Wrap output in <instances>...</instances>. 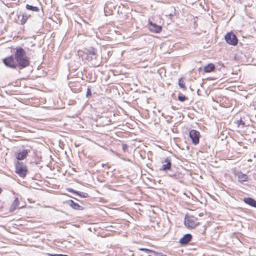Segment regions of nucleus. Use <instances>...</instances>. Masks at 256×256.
<instances>
[{
	"label": "nucleus",
	"instance_id": "1",
	"mask_svg": "<svg viewBox=\"0 0 256 256\" xmlns=\"http://www.w3.org/2000/svg\"><path fill=\"white\" fill-rule=\"evenodd\" d=\"M14 53V59L19 70L28 66L30 64V59L26 56V52L21 47H16Z\"/></svg>",
	"mask_w": 256,
	"mask_h": 256
},
{
	"label": "nucleus",
	"instance_id": "2",
	"mask_svg": "<svg viewBox=\"0 0 256 256\" xmlns=\"http://www.w3.org/2000/svg\"><path fill=\"white\" fill-rule=\"evenodd\" d=\"M86 60L94 67L99 66L100 63L96 54V50L94 48H90L88 50Z\"/></svg>",
	"mask_w": 256,
	"mask_h": 256
},
{
	"label": "nucleus",
	"instance_id": "3",
	"mask_svg": "<svg viewBox=\"0 0 256 256\" xmlns=\"http://www.w3.org/2000/svg\"><path fill=\"white\" fill-rule=\"evenodd\" d=\"M28 170L26 165L22 162H17L15 164V172L21 178H24Z\"/></svg>",
	"mask_w": 256,
	"mask_h": 256
},
{
	"label": "nucleus",
	"instance_id": "4",
	"mask_svg": "<svg viewBox=\"0 0 256 256\" xmlns=\"http://www.w3.org/2000/svg\"><path fill=\"white\" fill-rule=\"evenodd\" d=\"M185 226L188 228H194L198 225L197 218L194 216H186L184 222Z\"/></svg>",
	"mask_w": 256,
	"mask_h": 256
},
{
	"label": "nucleus",
	"instance_id": "5",
	"mask_svg": "<svg viewBox=\"0 0 256 256\" xmlns=\"http://www.w3.org/2000/svg\"><path fill=\"white\" fill-rule=\"evenodd\" d=\"M4 64L8 67L16 68H18V64H16V61L14 59V56H11L6 58L2 60Z\"/></svg>",
	"mask_w": 256,
	"mask_h": 256
},
{
	"label": "nucleus",
	"instance_id": "6",
	"mask_svg": "<svg viewBox=\"0 0 256 256\" xmlns=\"http://www.w3.org/2000/svg\"><path fill=\"white\" fill-rule=\"evenodd\" d=\"M224 38L226 42L229 44L236 46L238 44V40L236 36L232 32H228L226 34Z\"/></svg>",
	"mask_w": 256,
	"mask_h": 256
},
{
	"label": "nucleus",
	"instance_id": "7",
	"mask_svg": "<svg viewBox=\"0 0 256 256\" xmlns=\"http://www.w3.org/2000/svg\"><path fill=\"white\" fill-rule=\"evenodd\" d=\"M189 136L192 144L194 145L198 144L199 143L200 133L198 131L195 130H192L189 132Z\"/></svg>",
	"mask_w": 256,
	"mask_h": 256
},
{
	"label": "nucleus",
	"instance_id": "8",
	"mask_svg": "<svg viewBox=\"0 0 256 256\" xmlns=\"http://www.w3.org/2000/svg\"><path fill=\"white\" fill-rule=\"evenodd\" d=\"M148 28L150 32L154 33H159L162 30V27L150 21L148 22Z\"/></svg>",
	"mask_w": 256,
	"mask_h": 256
},
{
	"label": "nucleus",
	"instance_id": "9",
	"mask_svg": "<svg viewBox=\"0 0 256 256\" xmlns=\"http://www.w3.org/2000/svg\"><path fill=\"white\" fill-rule=\"evenodd\" d=\"M192 238V236L190 234H184L180 240L179 242L182 245L184 246L188 244Z\"/></svg>",
	"mask_w": 256,
	"mask_h": 256
},
{
	"label": "nucleus",
	"instance_id": "10",
	"mask_svg": "<svg viewBox=\"0 0 256 256\" xmlns=\"http://www.w3.org/2000/svg\"><path fill=\"white\" fill-rule=\"evenodd\" d=\"M236 176L238 177V182H243L248 181V176L246 174H243L241 172H237L235 173Z\"/></svg>",
	"mask_w": 256,
	"mask_h": 256
},
{
	"label": "nucleus",
	"instance_id": "11",
	"mask_svg": "<svg viewBox=\"0 0 256 256\" xmlns=\"http://www.w3.org/2000/svg\"><path fill=\"white\" fill-rule=\"evenodd\" d=\"M162 163H166L162 164V168L160 169L161 170L166 171L170 170L172 167L171 160L169 158H166Z\"/></svg>",
	"mask_w": 256,
	"mask_h": 256
},
{
	"label": "nucleus",
	"instance_id": "12",
	"mask_svg": "<svg viewBox=\"0 0 256 256\" xmlns=\"http://www.w3.org/2000/svg\"><path fill=\"white\" fill-rule=\"evenodd\" d=\"M30 152V150L24 149L17 154L16 158L18 160H22L26 157L28 152Z\"/></svg>",
	"mask_w": 256,
	"mask_h": 256
},
{
	"label": "nucleus",
	"instance_id": "13",
	"mask_svg": "<svg viewBox=\"0 0 256 256\" xmlns=\"http://www.w3.org/2000/svg\"><path fill=\"white\" fill-rule=\"evenodd\" d=\"M67 190L68 192L74 194L81 198H86L89 196L88 194L86 192L76 191L72 188H68Z\"/></svg>",
	"mask_w": 256,
	"mask_h": 256
},
{
	"label": "nucleus",
	"instance_id": "14",
	"mask_svg": "<svg viewBox=\"0 0 256 256\" xmlns=\"http://www.w3.org/2000/svg\"><path fill=\"white\" fill-rule=\"evenodd\" d=\"M243 201L246 204L254 207L256 208V200L252 198H244Z\"/></svg>",
	"mask_w": 256,
	"mask_h": 256
},
{
	"label": "nucleus",
	"instance_id": "15",
	"mask_svg": "<svg viewBox=\"0 0 256 256\" xmlns=\"http://www.w3.org/2000/svg\"><path fill=\"white\" fill-rule=\"evenodd\" d=\"M67 202L74 210H80L82 209V206H80L78 203L74 202L72 200H69Z\"/></svg>",
	"mask_w": 256,
	"mask_h": 256
},
{
	"label": "nucleus",
	"instance_id": "16",
	"mask_svg": "<svg viewBox=\"0 0 256 256\" xmlns=\"http://www.w3.org/2000/svg\"><path fill=\"white\" fill-rule=\"evenodd\" d=\"M19 206V200L18 198H16L10 208V212H13L16 208H18Z\"/></svg>",
	"mask_w": 256,
	"mask_h": 256
},
{
	"label": "nucleus",
	"instance_id": "17",
	"mask_svg": "<svg viewBox=\"0 0 256 256\" xmlns=\"http://www.w3.org/2000/svg\"><path fill=\"white\" fill-rule=\"evenodd\" d=\"M215 68V66L213 64H209L204 67V72H212Z\"/></svg>",
	"mask_w": 256,
	"mask_h": 256
},
{
	"label": "nucleus",
	"instance_id": "18",
	"mask_svg": "<svg viewBox=\"0 0 256 256\" xmlns=\"http://www.w3.org/2000/svg\"><path fill=\"white\" fill-rule=\"evenodd\" d=\"M26 7L27 10L34 12H38L40 10L38 7L29 5L28 4L26 5Z\"/></svg>",
	"mask_w": 256,
	"mask_h": 256
},
{
	"label": "nucleus",
	"instance_id": "19",
	"mask_svg": "<svg viewBox=\"0 0 256 256\" xmlns=\"http://www.w3.org/2000/svg\"><path fill=\"white\" fill-rule=\"evenodd\" d=\"M30 16V15H27L26 14H22V18L20 20V24L23 25L26 22V20H28V16Z\"/></svg>",
	"mask_w": 256,
	"mask_h": 256
},
{
	"label": "nucleus",
	"instance_id": "20",
	"mask_svg": "<svg viewBox=\"0 0 256 256\" xmlns=\"http://www.w3.org/2000/svg\"><path fill=\"white\" fill-rule=\"evenodd\" d=\"M178 86L180 88L184 90H186V88L184 82L182 81V78H180L178 80Z\"/></svg>",
	"mask_w": 256,
	"mask_h": 256
},
{
	"label": "nucleus",
	"instance_id": "21",
	"mask_svg": "<svg viewBox=\"0 0 256 256\" xmlns=\"http://www.w3.org/2000/svg\"><path fill=\"white\" fill-rule=\"evenodd\" d=\"M139 250H142V251H144L148 254H151V253L155 254L154 251L148 249V248H139Z\"/></svg>",
	"mask_w": 256,
	"mask_h": 256
},
{
	"label": "nucleus",
	"instance_id": "22",
	"mask_svg": "<svg viewBox=\"0 0 256 256\" xmlns=\"http://www.w3.org/2000/svg\"><path fill=\"white\" fill-rule=\"evenodd\" d=\"M92 92H91V90H90V88L88 86L87 88V90H86V98H90L91 96H92Z\"/></svg>",
	"mask_w": 256,
	"mask_h": 256
},
{
	"label": "nucleus",
	"instance_id": "23",
	"mask_svg": "<svg viewBox=\"0 0 256 256\" xmlns=\"http://www.w3.org/2000/svg\"><path fill=\"white\" fill-rule=\"evenodd\" d=\"M186 99L187 98L184 96L180 95L178 96V100L180 102H184Z\"/></svg>",
	"mask_w": 256,
	"mask_h": 256
},
{
	"label": "nucleus",
	"instance_id": "24",
	"mask_svg": "<svg viewBox=\"0 0 256 256\" xmlns=\"http://www.w3.org/2000/svg\"><path fill=\"white\" fill-rule=\"evenodd\" d=\"M122 148L124 150V152H126L128 150V146L126 144H122Z\"/></svg>",
	"mask_w": 256,
	"mask_h": 256
},
{
	"label": "nucleus",
	"instance_id": "25",
	"mask_svg": "<svg viewBox=\"0 0 256 256\" xmlns=\"http://www.w3.org/2000/svg\"><path fill=\"white\" fill-rule=\"evenodd\" d=\"M62 254H50V256H62Z\"/></svg>",
	"mask_w": 256,
	"mask_h": 256
},
{
	"label": "nucleus",
	"instance_id": "26",
	"mask_svg": "<svg viewBox=\"0 0 256 256\" xmlns=\"http://www.w3.org/2000/svg\"><path fill=\"white\" fill-rule=\"evenodd\" d=\"M160 256H166V254H160Z\"/></svg>",
	"mask_w": 256,
	"mask_h": 256
},
{
	"label": "nucleus",
	"instance_id": "27",
	"mask_svg": "<svg viewBox=\"0 0 256 256\" xmlns=\"http://www.w3.org/2000/svg\"><path fill=\"white\" fill-rule=\"evenodd\" d=\"M2 191V188H0V194L1 193Z\"/></svg>",
	"mask_w": 256,
	"mask_h": 256
},
{
	"label": "nucleus",
	"instance_id": "28",
	"mask_svg": "<svg viewBox=\"0 0 256 256\" xmlns=\"http://www.w3.org/2000/svg\"><path fill=\"white\" fill-rule=\"evenodd\" d=\"M62 256H68L66 255V254H63Z\"/></svg>",
	"mask_w": 256,
	"mask_h": 256
}]
</instances>
